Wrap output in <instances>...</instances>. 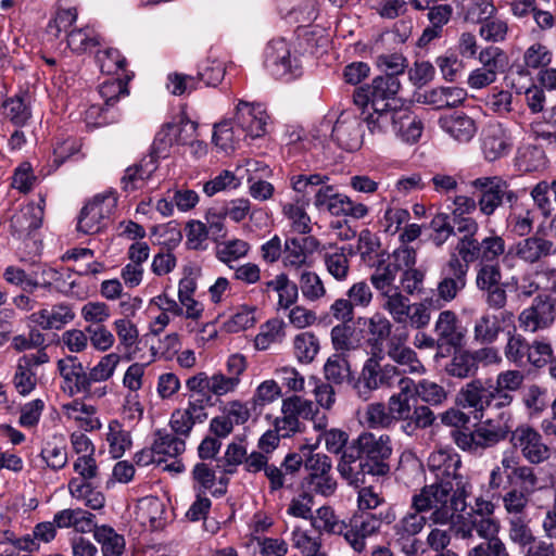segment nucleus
I'll return each instance as SVG.
<instances>
[{
  "label": "nucleus",
  "instance_id": "1",
  "mask_svg": "<svg viewBox=\"0 0 556 556\" xmlns=\"http://www.w3.org/2000/svg\"><path fill=\"white\" fill-rule=\"evenodd\" d=\"M391 439L388 434L364 431L352 440L341 454L338 471L350 485L359 488L366 477H386L391 467Z\"/></svg>",
  "mask_w": 556,
  "mask_h": 556
},
{
  "label": "nucleus",
  "instance_id": "2",
  "mask_svg": "<svg viewBox=\"0 0 556 556\" xmlns=\"http://www.w3.org/2000/svg\"><path fill=\"white\" fill-rule=\"evenodd\" d=\"M460 456L452 448H440L430 453L427 467L434 477V482L422 489H431L435 503H439L437 514L446 518L448 511H463L466 508V497L470 484L460 472Z\"/></svg>",
  "mask_w": 556,
  "mask_h": 556
},
{
  "label": "nucleus",
  "instance_id": "3",
  "mask_svg": "<svg viewBox=\"0 0 556 556\" xmlns=\"http://www.w3.org/2000/svg\"><path fill=\"white\" fill-rule=\"evenodd\" d=\"M430 491L431 489H421L419 493L414 494L410 510L393 526V543L406 556H415L420 551L424 552V543L417 538L427 522L426 517L421 515L422 513L431 511L430 520L440 525L450 523L456 514L453 510L448 511L446 518L438 515L439 503L431 498L434 495Z\"/></svg>",
  "mask_w": 556,
  "mask_h": 556
},
{
  "label": "nucleus",
  "instance_id": "4",
  "mask_svg": "<svg viewBox=\"0 0 556 556\" xmlns=\"http://www.w3.org/2000/svg\"><path fill=\"white\" fill-rule=\"evenodd\" d=\"M473 429L456 428L451 431L453 442L464 452L480 454L496 446L511 435L513 414L504 408L495 418H486Z\"/></svg>",
  "mask_w": 556,
  "mask_h": 556
},
{
  "label": "nucleus",
  "instance_id": "5",
  "mask_svg": "<svg viewBox=\"0 0 556 556\" xmlns=\"http://www.w3.org/2000/svg\"><path fill=\"white\" fill-rule=\"evenodd\" d=\"M381 353H374L362 367L353 388L363 400H368L371 392L381 388L392 387L401 376L400 368L392 364H381Z\"/></svg>",
  "mask_w": 556,
  "mask_h": 556
},
{
  "label": "nucleus",
  "instance_id": "6",
  "mask_svg": "<svg viewBox=\"0 0 556 556\" xmlns=\"http://www.w3.org/2000/svg\"><path fill=\"white\" fill-rule=\"evenodd\" d=\"M264 66L277 79L291 81L302 75L301 61L283 38L270 40L264 52Z\"/></svg>",
  "mask_w": 556,
  "mask_h": 556
},
{
  "label": "nucleus",
  "instance_id": "7",
  "mask_svg": "<svg viewBox=\"0 0 556 556\" xmlns=\"http://www.w3.org/2000/svg\"><path fill=\"white\" fill-rule=\"evenodd\" d=\"M45 199L40 198L39 203H28L16 211L10 220L11 235L23 241L26 253L38 252L39 241L36 238V230L41 227L43 219Z\"/></svg>",
  "mask_w": 556,
  "mask_h": 556
},
{
  "label": "nucleus",
  "instance_id": "8",
  "mask_svg": "<svg viewBox=\"0 0 556 556\" xmlns=\"http://www.w3.org/2000/svg\"><path fill=\"white\" fill-rule=\"evenodd\" d=\"M457 403L469 409L477 420H482L489 408L497 409V396L491 379L475 378L465 383L458 391Z\"/></svg>",
  "mask_w": 556,
  "mask_h": 556
},
{
  "label": "nucleus",
  "instance_id": "9",
  "mask_svg": "<svg viewBox=\"0 0 556 556\" xmlns=\"http://www.w3.org/2000/svg\"><path fill=\"white\" fill-rule=\"evenodd\" d=\"M503 274L500 263H479L476 269L475 283L482 292L485 304L500 311L507 305L506 287L509 282H502Z\"/></svg>",
  "mask_w": 556,
  "mask_h": 556
},
{
  "label": "nucleus",
  "instance_id": "10",
  "mask_svg": "<svg viewBox=\"0 0 556 556\" xmlns=\"http://www.w3.org/2000/svg\"><path fill=\"white\" fill-rule=\"evenodd\" d=\"M396 515L392 507L376 515L370 511H363L355 516L344 530L342 540L349 544L355 553H362L365 548V540L380 528L381 522L392 523Z\"/></svg>",
  "mask_w": 556,
  "mask_h": 556
},
{
  "label": "nucleus",
  "instance_id": "11",
  "mask_svg": "<svg viewBox=\"0 0 556 556\" xmlns=\"http://www.w3.org/2000/svg\"><path fill=\"white\" fill-rule=\"evenodd\" d=\"M117 205L115 192L108 191L97 194L80 211L77 231L84 235H93L100 232L106 222L113 215Z\"/></svg>",
  "mask_w": 556,
  "mask_h": 556
},
{
  "label": "nucleus",
  "instance_id": "12",
  "mask_svg": "<svg viewBox=\"0 0 556 556\" xmlns=\"http://www.w3.org/2000/svg\"><path fill=\"white\" fill-rule=\"evenodd\" d=\"M470 264L464 261L460 253L453 252L440 268V280L437 285V295L448 303L466 288Z\"/></svg>",
  "mask_w": 556,
  "mask_h": 556
},
{
  "label": "nucleus",
  "instance_id": "13",
  "mask_svg": "<svg viewBox=\"0 0 556 556\" xmlns=\"http://www.w3.org/2000/svg\"><path fill=\"white\" fill-rule=\"evenodd\" d=\"M555 321L556 298L547 293L538 294L518 316L520 329L529 333L547 330Z\"/></svg>",
  "mask_w": 556,
  "mask_h": 556
},
{
  "label": "nucleus",
  "instance_id": "14",
  "mask_svg": "<svg viewBox=\"0 0 556 556\" xmlns=\"http://www.w3.org/2000/svg\"><path fill=\"white\" fill-rule=\"evenodd\" d=\"M471 185L480 191L477 203L480 212L485 216H491L504 200L514 204L518 199L517 193L509 189L507 181L500 176L479 177Z\"/></svg>",
  "mask_w": 556,
  "mask_h": 556
},
{
  "label": "nucleus",
  "instance_id": "15",
  "mask_svg": "<svg viewBox=\"0 0 556 556\" xmlns=\"http://www.w3.org/2000/svg\"><path fill=\"white\" fill-rule=\"evenodd\" d=\"M509 442L532 465H540L551 456V450L544 442L542 434L530 425L521 424L517 426L509 437Z\"/></svg>",
  "mask_w": 556,
  "mask_h": 556
},
{
  "label": "nucleus",
  "instance_id": "16",
  "mask_svg": "<svg viewBox=\"0 0 556 556\" xmlns=\"http://www.w3.org/2000/svg\"><path fill=\"white\" fill-rule=\"evenodd\" d=\"M506 242L504 238L494 230L481 239H465L460 249V256L466 263H498L502 255L505 254Z\"/></svg>",
  "mask_w": 556,
  "mask_h": 556
},
{
  "label": "nucleus",
  "instance_id": "17",
  "mask_svg": "<svg viewBox=\"0 0 556 556\" xmlns=\"http://www.w3.org/2000/svg\"><path fill=\"white\" fill-rule=\"evenodd\" d=\"M434 336L440 342V352L435 358L446 357L452 349L462 348L466 337V330L454 311L445 309L439 313L433 327Z\"/></svg>",
  "mask_w": 556,
  "mask_h": 556
},
{
  "label": "nucleus",
  "instance_id": "18",
  "mask_svg": "<svg viewBox=\"0 0 556 556\" xmlns=\"http://www.w3.org/2000/svg\"><path fill=\"white\" fill-rule=\"evenodd\" d=\"M321 243L314 236L289 237L283 243L282 266L290 270L307 269L312 256L320 250Z\"/></svg>",
  "mask_w": 556,
  "mask_h": 556
},
{
  "label": "nucleus",
  "instance_id": "19",
  "mask_svg": "<svg viewBox=\"0 0 556 556\" xmlns=\"http://www.w3.org/2000/svg\"><path fill=\"white\" fill-rule=\"evenodd\" d=\"M49 362L50 356L43 349L24 354L17 359L12 382L18 394L26 396L35 390L38 382V369Z\"/></svg>",
  "mask_w": 556,
  "mask_h": 556
},
{
  "label": "nucleus",
  "instance_id": "20",
  "mask_svg": "<svg viewBox=\"0 0 556 556\" xmlns=\"http://www.w3.org/2000/svg\"><path fill=\"white\" fill-rule=\"evenodd\" d=\"M241 379L226 376L217 371L208 376L205 371H200L186 380V388L190 392H205L217 397L225 396L237 390Z\"/></svg>",
  "mask_w": 556,
  "mask_h": 556
},
{
  "label": "nucleus",
  "instance_id": "21",
  "mask_svg": "<svg viewBox=\"0 0 556 556\" xmlns=\"http://www.w3.org/2000/svg\"><path fill=\"white\" fill-rule=\"evenodd\" d=\"M509 539L519 545L526 556H549L552 543L546 540L538 539L530 529V518H519L508 520Z\"/></svg>",
  "mask_w": 556,
  "mask_h": 556
},
{
  "label": "nucleus",
  "instance_id": "22",
  "mask_svg": "<svg viewBox=\"0 0 556 556\" xmlns=\"http://www.w3.org/2000/svg\"><path fill=\"white\" fill-rule=\"evenodd\" d=\"M268 115L260 103L239 101L236 108L235 125L245 136L260 138L265 135Z\"/></svg>",
  "mask_w": 556,
  "mask_h": 556
},
{
  "label": "nucleus",
  "instance_id": "23",
  "mask_svg": "<svg viewBox=\"0 0 556 556\" xmlns=\"http://www.w3.org/2000/svg\"><path fill=\"white\" fill-rule=\"evenodd\" d=\"M500 311L497 314L484 311L475 319L472 338L476 343L481 345L494 343L503 332L504 325L513 323L514 314L511 312Z\"/></svg>",
  "mask_w": 556,
  "mask_h": 556
},
{
  "label": "nucleus",
  "instance_id": "24",
  "mask_svg": "<svg viewBox=\"0 0 556 556\" xmlns=\"http://www.w3.org/2000/svg\"><path fill=\"white\" fill-rule=\"evenodd\" d=\"M473 528L484 541L475 546L468 556H508L504 543L496 536L500 525L495 518L475 520Z\"/></svg>",
  "mask_w": 556,
  "mask_h": 556
},
{
  "label": "nucleus",
  "instance_id": "25",
  "mask_svg": "<svg viewBox=\"0 0 556 556\" xmlns=\"http://www.w3.org/2000/svg\"><path fill=\"white\" fill-rule=\"evenodd\" d=\"M331 137L342 149L357 150L363 138L359 118L351 111L341 112L332 127Z\"/></svg>",
  "mask_w": 556,
  "mask_h": 556
},
{
  "label": "nucleus",
  "instance_id": "26",
  "mask_svg": "<svg viewBox=\"0 0 556 556\" xmlns=\"http://www.w3.org/2000/svg\"><path fill=\"white\" fill-rule=\"evenodd\" d=\"M511 147L510 135L502 124H489L483 129L481 149L488 161L492 162L506 156Z\"/></svg>",
  "mask_w": 556,
  "mask_h": 556
},
{
  "label": "nucleus",
  "instance_id": "27",
  "mask_svg": "<svg viewBox=\"0 0 556 556\" xmlns=\"http://www.w3.org/2000/svg\"><path fill=\"white\" fill-rule=\"evenodd\" d=\"M58 369L64 379V389L71 395L90 393L91 383L89 374L76 356H66L58 362Z\"/></svg>",
  "mask_w": 556,
  "mask_h": 556
},
{
  "label": "nucleus",
  "instance_id": "28",
  "mask_svg": "<svg viewBox=\"0 0 556 556\" xmlns=\"http://www.w3.org/2000/svg\"><path fill=\"white\" fill-rule=\"evenodd\" d=\"M75 316L73 306L62 302L34 312L29 318L43 330H60L72 323Z\"/></svg>",
  "mask_w": 556,
  "mask_h": 556
},
{
  "label": "nucleus",
  "instance_id": "29",
  "mask_svg": "<svg viewBox=\"0 0 556 556\" xmlns=\"http://www.w3.org/2000/svg\"><path fill=\"white\" fill-rule=\"evenodd\" d=\"M515 255L527 264H535L542 258L556 254V247L543 237L530 236L514 245Z\"/></svg>",
  "mask_w": 556,
  "mask_h": 556
},
{
  "label": "nucleus",
  "instance_id": "30",
  "mask_svg": "<svg viewBox=\"0 0 556 556\" xmlns=\"http://www.w3.org/2000/svg\"><path fill=\"white\" fill-rule=\"evenodd\" d=\"M386 354L392 362L402 367L400 369L401 374L421 375L426 371L417 353L399 339L392 338L388 341Z\"/></svg>",
  "mask_w": 556,
  "mask_h": 556
},
{
  "label": "nucleus",
  "instance_id": "31",
  "mask_svg": "<svg viewBox=\"0 0 556 556\" xmlns=\"http://www.w3.org/2000/svg\"><path fill=\"white\" fill-rule=\"evenodd\" d=\"M396 110L397 106H392L390 102H387L371 104L370 112L363 111V121L369 132L377 136L392 134Z\"/></svg>",
  "mask_w": 556,
  "mask_h": 556
},
{
  "label": "nucleus",
  "instance_id": "32",
  "mask_svg": "<svg viewBox=\"0 0 556 556\" xmlns=\"http://www.w3.org/2000/svg\"><path fill=\"white\" fill-rule=\"evenodd\" d=\"M439 125L444 132L460 143L469 142L477 134L476 122L463 113L440 117Z\"/></svg>",
  "mask_w": 556,
  "mask_h": 556
},
{
  "label": "nucleus",
  "instance_id": "33",
  "mask_svg": "<svg viewBox=\"0 0 556 556\" xmlns=\"http://www.w3.org/2000/svg\"><path fill=\"white\" fill-rule=\"evenodd\" d=\"M422 129L421 121L408 108L397 106L392 134L404 142L415 143Z\"/></svg>",
  "mask_w": 556,
  "mask_h": 556
},
{
  "label": "nucleus",
  "instance_id": "34",
  "mask_svg": "<svg viewBox=\"0 0 556 556\" xmlns=\"http://www.w3.org/2000/svg\"><path fill=\"white\" fill-rule=\"evenodd\" d=\"M372 271L369 276V281L378 292V295L383 292L400 288L395 285L399 271L390 260L384 257V253L378 255V260L370 264Z\"/></svg>",
  "mask_w": 556,
  "mask_h": 556
},
{
  "label": "nucleus",
  "instance_id": "35",
  "mask_svg": "<svg viewBox=\"0 0 556 556\" xmlns=\"http://www.w3.org/2000/svg\"><path fill=\"white\" fill-rule=\"evenodd\" d=\"M523 380L525 377L519 370H506L496 376L493 388L497 396V409L506 408L513 403V392L521 388Z\"/></svg>",
  "mask_w": 556,
  "mask_h": 556
},
{
  "label": "nucleus",
  "instance_id": "36",
  "mask_svg": "<svg viewBox=\"0 0 556 556\" xmlns=\"http://www.w3.org/2000/svg\"><path fill=\"white\" fill-rule=\"evenodd\" d=\"M466 97L467 92L463 88L439 87L425 91L420 96L419 101L441 110L460 105L466 100Z\"/></svg>",
  "mask_w": 556,
  "mask_h": 556
},
{
  "label": "nucleus",
  "instance_id": "37",
  "mask_svg": "<svg viewBox=\"0 0 556 556\" xmlns=\"http://www.w3.org/2000/svg\"><path fill=\"white\" fill-rule=\"evenodd\" d=\"M157 168V160L148 155L138 164L129 166L121 179L122 188L126 192H131L142 188L144 182L151 178Z\"/></svg>",
  "mask_w": 556,
  "mask_h": 556
},
{
  "label": "nucleus",
  "instance_id": "38",
  "mask_svg": "<svg viewBox=\"0 0 556 556\" xmlns=\"http://www.w3.org/2000/svg\"><path fill=\"white\" fill-rule=\"evenodd\" d=\"M152 445L153 451L157 455V464L166 462L168 457L176 458L186 450L185 439L165 429L155 432V439Z\"/></svg>",
  "mask_w": 556,
  "mask_h": 556
},
{
  "label": "nucleus",
  "instance_id": "39",
  "mask_svg": "<svg viewBox=\"0 0 556 556\" xmlns=\"http://www.w3.org/2000/svg\"><path fill=\"white\" fill-rule=\"evenodd\" d=\"M378 298L381 301V308L391 316L394 323L406 324V317H408V309L412 303L409 298L400 288L383 292Z\"/></svg>",
  "mask_w": 556,
  "mask_h": 556
},
{
  "label": "nucleus",
  "instance_id": "40",
  "mask_svg": "<svg viewBox=\"0 0 556 556\" xmlns=\"http://www.w3.org/2000/svg\"><path fill=\"white\" fill-rule=\"evenodd\" d=\"M454 350L451 359L444 367L445 372L458 379L475 377L479 367L476 365L472 352L460 348Z\"/></svg>",
  "mask_w": 556,
  "mask_h": 556
},
{
  "label": "nucleus",
  "instance_id": "41",
  "mask_svg": "<svg viewBox=\"0 0 556 556\" xmlns=\"http://www.w3.org/2000/svg\"><path fill=\"white\" fill-rule=\"evenodd\" d=\"M4 116L16 127H24L31 118L29 96L27 92L8 98L3 104Z\"/></svg>",
  "mask_w": 556,
  "mask_h": 556
},
{
  "label": "nucleus",
  "instance_id": "42",
  "mask_svg": "<svg viewBox=\"0 0 556 556\" xmlns=\"http://www.w3.org/2000/svg\"><path fill=\"white\" fill-rule=\"evenodd\" d=\"M94 515L81 508H66L59 510L53 516V523L56 529L75 528L78 531L85 532L90 530L93 523Z\"/></svg>",
  "mask_w": 556,
  "mask_h": 556
},
{
  "label": "nucleus",
  "instance_id": "43",
  "mask_svg": "<svg viewBox=\"0 0 556 556\" xmlns=\"http://www.w3.org/2000/svg\"><path fill=\"white\" fill-rule=\"evenodd\" d=\"M354 255L352 247L336 248L333 252L324 255V263L327 271L338 281L346 280L350 273L349 256Z\"/></svg>",
  "mask_w": 556,
  "mask_h": 556
},
{
  "label": "nucleus",
  "instance_id": "44",
  "mask_svg": "<svg viewBox=\"0 0 556 556\" xmlns=\"http://www.w3.org/2000/svg\"><path fill=\"white\" fill-rule=\"evenodd\" d=\"M364 325L367 327L369 346L381 353V348L392 331L391 321L384 315L376 313L367 318Z\"/></svg>",
  "mask_w": 556,
  "mask_h": 556
},
{
  "label": "nucleus",
  "instance_id": "45",
  "mask_svg": "<svg viewBox=\"0 0 556 556\" xmlns=\"http://www.w3.org/2000/svg\"><path fill=\"white\" fill-rule=\"evenodd\" d=\"M531 495L532 494L520 491L517 488H511L502 495V503L507 521L529 517L528 508Z\"/></svg>",
  "mask_w": 556,
  "mask_h": 556
},
{
  "label": "nucleus",
  "instance_id": "46",
  "mask_svg": "<svg viewBox=\"0 0 556 556\" xmlns=\"http://www.w3.org/2000/svg\"><path fill=\"white\" fill-rule=\"evenodd\" d=\"M68 48L77 54L87 52L88 50L100 45V36L90 26L74 27L66 35Z\"/></svg>",
  "mask_w": 556,
  "mask_h": 556
},
{
  "label": "nucleus",
  "instance_id": "47",
  "mask_svg": "<svg viewBox=\"0 0 556 556\" xmlns=\"http://www.w3.org/2000/svg\"><path fill=\"white\" fill-rule=\"evenodd\" d=\"M93 538L101 545L103 556H122L125 549V539L112 527H96Z\"/></svg>",
  "mask_w": 556,
  "mask_h": 556
},
{
  "label": "nucleus",
  "instance_id": "48",
  "mask_svg": "<svg viewBox=\"0 0 556 556\" xmlns=\"http://www.w3.org/2000/svg\"><path fill=\"white\" fill-rule=\"evenodd\" d=\"M401 83L395 75H382L372 80L369 86L371 94V104L377 105L386 103V100L393 98L400 90Z\"/></svg>",
  "mask_w": 556,
  "mask_h": 556
},
{
  "label": "nucleus",
  "instance_id": "49",
  "mask_svg": "<svg viewBox=\"0 0 556 556\" xmlns=\"http://www.w3.org/2000/svg\"><path fill=\"white\" fill-rule=\"evenodd\" d=\"M510 470L511 483L519 485L520 491L533 494L539 483V478L532 467L520 465L519 457L511 453V467Z\"/></svg>",
  "mask_w": 556,
  "mask_h": 556
},
{
  "label": "nucleus",
  "instance_id": "50",
  "mask_svg": "<svg viewBox=\"0 0 556 556\" xmlns=\"http://www.w3.org/2000/svg\"><path fill=\"white\" fill-rule=\"evenodd\" d=\"M311 523L314 529L324 531L331 534L344 535L346 523L341 521L336 516L333 509L330 506H321L316 510V514L312 516Z\"/></svg>",
  "mask_w": 556,
  "mask_h": 556
},
{
  "label": "nucleus",
  "instance_id": "51",
  "mask_svg": "<svg viewBox=\"0 0 556 556\" xmlns=\"http://www.w3.org/2000/svg\"><path fill=\"white\" fill-rule=\"evenodd\" d=\"M250 251V244L242 239H231L217 243L215 255L218 261L226 264L229 268L239 258L245 257Z\"/></svg>",
  "mask_w": 556,
  "mask_h": 556
},
{
  "label": "nucleus",
  "instance_id": "52",
  "mask_svg": "<svg viewBox=\"0 0 556 556\" xmlns=\"http://www.w3.org/2000/svg\"><path fill=\"white\" fill-rule=\"evenodd\" d=\"M319 348V340L313 332H301L293 339L294 355L300 363L313 362Z\"/></svg>",
  "mask_w": 556,
  "mask_h": 556
},
{
  "label": "nucleus",
  "instance_id": "53",
  "mask_svg": "<svg viewBox=\"0 0 556 556\" xmlns=\"http://www.w3.org/2000/svg\"><path fill=\"white\" fill-rule=\"evenodd\" d=\"M299 290L307 301H318L326 295V288L319 275L315 271L303 269L299 276Z\"/></svg>",
  "mask_w": 556,
  "mask_h": 556
},
{
  "label": "nucleus",
  "instance_id": "54",
  "mask_svg": "<svg viewBox=\"0 0 556 556\" xmlns=\"http://www.w3.org/2000/svg\"><path fill=\"white\" fill-rule=\"evenodd\" d=\"M285 323L281 319L273 318L261 326L260 332L254 339V345L260 351L267 350L273 343L285 337Z\"/></svg>",
  "mask_w": 556,
  "mask_h": 556
},
{
  "label": "nucleus",
  "instance_id": "55",
  "mask_svg": "<svg viewBox=\"0 0 556 556\" xmlns=\"http://www.w3.org/2000/svg\"><path fill=\"white\" fill-rule=\"evenodd\" d=\"M326 379L334 384H342L351 378L350 363L342 353L332 354L324 366Z\"/></svg>",
  "mask_w": 556,
  "mask_h": 556
},
{
  "label": "nucleus",
  "instance_id": "56",
  "mask_svg": "<svg viewBox=\"0 0 556 556\" xmlns=\"http://www.w3.org/2000/svg\"><path fill=\"white\" fill-rule=\"evenodd\" d=\"M430 241L437 248H441L451 237L455 236V226L446 213H437L430 220Z\"/></svg>",
  "mask_w": 556,
  "mask_h": 556
},
{
  "label": "nucleus",
  "instance_id": "57",
  "mask_svg": "<svg viewBox=\"0 0 556 556\" xmlns=\"http://www.w3.org/2000/svg\"><path fill=\"white\" fill-rule=\"evenodd\" d=\"M106 440L113 458H121L131 445L129 432L124 430L116 420L110 422Z\"/></svg>",
  "mask_w": 556,
  "mask_h": 556
},
{
  "label": "nucleus",
  "instance_id": "58",
  "mask_svg": "<svg viewBox=\"0 0 556 556\" xmlns=\"http://www.w3.org/2000/svg\"><path fill=\"white\" fill-rule=\"evenodd\" d=\"M225 65L217 59H206L198 66L197 81H202L206 87H216L224 78Z\"/></svg>",
  "mask_w": 556,
  "mask_h": 556
},
{
  "label": "nucleus",
  "instance_id": "59",
  "mask_svg": "<svg viewBox=\"0 0 556 556\" xmlns=\"http://www.w3.org/2000/svg\"><path fill=\"white\" fill-rule=\"evenodd\" d=\"M330 334L334 350L342 354L358 349L361 344L355 330L346 324L334 326Z\"/></svg>",
  "mask_w": 556,
  "mask_h": 556
},
{
  "label": "nucleus",
  "instance_id": "60",
  "mask_svg": "<svg viewBox=\"0 0 556 556\" xmlns=\"http://www.w3.org/2000/svg\"><path fill=\"white\" fill-rule=\"evenodd\" d=\"M314 450L313 445L301 446V452L306 455L304 468L307 471V476H317L332 471L331 458L324 453L314 452Z\"/></svg>",
  "mask_w": 556,
  "mask_h": 556
},
{
  "label": "nucleus",
  "instance_id": "61",
  "mask_svg": "<svg viewBox=\"0 0 556 556\" xmlns=\"http://www.w3.org/2000/svg\"><path fill=\"white\" fill-rule=\"evenodd\" d=\"M511 467V453H504L500 465L492 468L489 475L488 486L491 491L504 490L511 483L510 470Z\"/></svg>",
  "mask_w": 556,
  "mask_h": 556
},
{
  "label": "nucleus",
  "instance_id": "62",
  "mask_svg": "<svg viewBox=\"0 0 556 556\" xmlns=\"http://www.w3.org/2000/svg\"><path fill=\"white\" fill-rule=\"evenodd\" d=\"M213 405L211 394L205 392H191L188 396V405L184 410L195 424H201L207 418L206 407Z\"/></svg>",
  "mask_w": 556,
  "mask_h": 556
},
{
  "label": "nucleus",
  "instance_id": "63",
  "mask_svg": "<svg viewBox=\"0 0 556 556\" xmlns=\"http://www.w3.org/2000/svg\"><path fill=\"white\" fill-rule=\"evenodd\" d=\"M191 477L193 480V491L206 493V491L211 490L215 484L216 471L210 464L200 462L193 466Z\"/></svg>",
  "mask_w": 556,
  "mask_h": 556
},
{
  "label": "nucleus",
  "instance_id": "64",
  "mask_svg": "<svg viewBox=\"0 0 556 556\" xmlns=\"http://www.w3.org/2000/svg\"><path fill=\"white\" fill-rule=\"evenodd\" d=\"M528 340L520 333H513L508 337L505 346V356L509 362L519 366L527 364V354L529 351Z\"/></svg>",
  "mask_w": 556,
  "mask_h": 556
}]
</instances>
